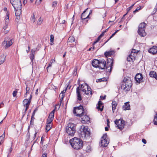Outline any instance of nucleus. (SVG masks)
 <instances>
[{
    "mask_svg": "<svg viewBox=\"0 0 157 157\" xmlns=\"http://www.w3.org/2000/svg\"><path fill=\"white\" fill-rule=\"evenodd\" d=\"M132 86V81L130 78L125 77L124 78L123 82L121 86V89L125 91L130 90Z\"/></svg>",
    "mask_w": 157,
    "mask_h": 157,
    "instance_id": "nucleus-2",
    "label": "nucleus"
},
{
    "mask_svg": "<svg viewBox=\"0 0 157 157\" xmlns=\"http://www.w3.org/2000/svg\"><path fill=\"white\" fill-rule=\"evenodd\" d=\"M141 9V6H139V7H138L136 9L133 11V13H136V12L138 11V10H140Z\"/></svg>",
    "mask_w": 157,
    "mask_h": 157,
    "instance_id": "nucleus-46",
    "label": "nucleus"
},
{
    "mask_svg": "<svg viewBox=\"0 0 157 157\" xmlns=\"http://www.w3.org/2000/svg\"><path fill=\"white\" fill-rule=\"evenodd\" d=\"M109 143V140L107 138V134L105 133L101 137V146L106 147L108 145Z\"/></svg>",
    "mask_w": 157,
    "mask_h": 157,
    "instance_id": "nucleus-8",
    "label": "nucleus"
},
{
    "mask_svg": "<svg viewBox=\"0 0 157 157\" xmlns=\"http://www.w3.org/2000/svg\"><path fill=\"white\" fill-rule=\"evenodd\" d=\"M35 111L34 110L33 112V114H32V116H31V121H30L31 122H32V120L33 119H34V115L35 114Z\"/></svg>",
    "mask_w": 157,
    "mask_h": 157,
    "instance_id": "nucleus-48",
    "label": "nucleus"
},
{
    "mask_svg": "<svg viewBox=\"0 0 157 157\" xmlns=\"http://www.w3.org/2000/svg\"><path fill=\"white\" fill-rule=\"evenodd\" d=\"M106 95H105L104 96H101V98L102 100L105 99V98Z\"/></svg>",
    "mask_w": 157,
    "mask_h": 157,
    "instance_id": "nucleus-57",
    "label": "nucleus"
},
{
    "mask_svg": "<svg viewBox=\"0 0 157 157\" xmlns=\"http://www.w3.org/2000/svg\"><path fill=\"white\" fill-rule=\"evenodd\" d=\"M12 148H11V147L10 148V149H9V151H10V153H11L12 152Z\"/></svg>",
    "mask_w": 157,
    "mask_h": 157,
    "instance_id": "nucleus-64",
    "label": "nucleus"
},
{
    "mask_svg": "<svg viewBox=\"0 0 157 157\" xmlns=\"http://www.w3.org/2000/svg\"><path fill=\"white\" fill-rule=\"evenodd\" d=\"M37 50V48H36V49H32L31 50V54L32 55L34 54L35 55V52Z\"/></svg>",
    "mask_w": 157,
    "mask_h": 157,
    "instance_id": "nucleus-47",
    "label": "nucleus"
},
{
    "mask_svg": "<svg viewBox=\"0 0 157 157\" xmlns=\"http://www.w3.org/2000/svg\"><path fill=\"white\" fill-rule=\"evenodd\" d=\"M38 89H37L36 90V92L35 94L36 95H37L38 94Z\"/></svg>",
    "mask_w": 157,
    "mask_h": 157,
    "instance_id": "nucleus-62",
    "label": "nucleus"
},
{
    "mask_svg": "<svg viewBox=\"0 0 157 157\" xmlns=\"http://www.w3.org/2000/svg\"><path fill=\"white\" fill-rule=\"evenodd\" d=\"M135 54H131V53L127 58V60L128 61L130 62L132 61L133 60H135Z\"/></svg>",
    "mask_w": 157,
    "mask_h": 157,
    "instance_id": "nucleus-25",
    "label": "nucleus"
},
{
    "mask_svg": "<svg viewBox=\"0 0 157 157\" xmlns=\"http://www.w3.org/2000/svg\"><path fill=\"white\" fill-rule=\"evenodd\" d=\"M57 4V2L56 1L53 2L52 4V7L54 9L55 7L56 6Z\"/></svg>",
    "mask_w": 157,
    "mask_h": 157,
    "instance_id": "nucleus-40",
    "label": "nucleus"
},
{
    "mask_svg": "<svg viewBox=\"0 0 157 157\" xmlns=\"http://www.w3.org/2000/svg\"><path fill=\"white\" fill-rule=\"evenodd\" d=\"M52 63H50L49 65H48V66L47 67V71H48V68L49 67H51L52 66Z\"/></svg>",
    "mask_w": 157,
    "mask_h": 157,
    "instance_id": "nucleus-58",
    "label": "nucleus"
},
{
    "mask_svg": "<svg viewBox=\"0 0 157 157\" xmlns=\"http://www.w3.org/2000/svg\"><path fill=\"white\" fill-rule=\"evenodd\" d=\"M29 105L24 106V107H25V112H26L27 110V109H28L29 108Z\"/></svg>",
    "mask_w": 157,
    "mask_h": 157,
    "instance_id": "nucleus-54",
    "label": "nucleus"
},
{
    "mask_svg": "<svg viewBox=\"0 0 157 157\" xmlns=\"http://www.w3.org/2000/svg\"><path fill=\"white\" fill-rule=\"evenodd\" d=\"M76 116L81 117L82 122L83 123L87 122L90 120V118L86 115V113L85 112H82L81 114H77Z\"/></svg>",
    "mask_w": 157,
    "mask_h": 157,
    "instance_id": "nucleus-7",
    "label": "nucleus"
},
{
    "mask_svg": "<svg viewBox=\"0 0 157 157\" xmlns=\"http://www.w3.org/2000/svg\"><path fill=\"white\" fill-rule=\"evenodd\" d=\"M35 12L33 13L31 16V21L33 23L34 22L36 21L35 18Z\"/></svg>",
    "mask_w": 157,
    "mask_h": 157,
    "instance_id": "nucleus-35",
    "label": "nucleus"
},
{
    "mask_svg": "<svg viewBox=\"0 0 157 157\" xmlns=\"http://www.w3.org/2000/svg\"><path fill=\"white\" fill-rule=\"evenodd\" d=\"M77 70V67H76L74 69V74L75 75H76V72Z\"/></svg>",
    "mask_w": 157,
    "mask_h": 157,
    "instance_id": "nucleus-51",
    "label": "nucleus"
},
{
    "mask_svg": "<svg viewBox=\"0 0 157 157\" xmlns=\"http://www.w3.org/2000/svg\"><path fill=\"white\" fill-rule=\"evenodd\" d=\"M70 142L72 147L74 149H79L83 147V142L79 138L74 137L70 140Z\"/></svg>",
    "mask_w": 157,
    "mask_h": 157,
    "instance_id": "nucleus-1",
    "label": "nucleus"
},
{
    "mask_svg": "<svg viewBox=\"0 0 157 157\" xmlns=\"http://www.w3.org/2000/svg\"><path fill=\"white\" fill-rule=\"evenodd\" d=\"M54 37L53 35H51L50 36V41L51 42H52V43H50V44L51 45H52L53 44V42L54 41Z\"/></svg>",
    "mask_w": 157,
    "mask_h": 157,
    "instance_id": "nucleus-38",
    "label": "nucleus"
},
{
    "mask_svg": "<svg viewBox=\"0 0 157 157\" xmlns=\"http://www.w3.org/2000/svg\"><path fill=\"white\" fill-rule=\"evenodd\" d=\"M106 61L103 59L99 60L98 67L101 69H104L105 68H106Z\"/></svg>",
    "mask_w": 157,
    "mask_h": 157,
    "instance_id": "nucleus-12",
    "label": "nucleus"
},
{
    "mask_svg": "<svg viewBox=\"0 0 157 157\" xmlns=\"http://www.w3.org/2000/svg\"><path fill=\"white\" fill-rule=\"evenodd\" d=\"M55 110H53L50 113L47 121V123H51L53 120L54 116Z\"/></svg>",
    "mask_w": 157,
    "mask_h": 157,
    "instance_id": "nucleus-13",
    "label": "nucleus"
},
{
    "mask_svg": "<svg viewBox=\"0 0 157 157\" xmlns=\"http://www.w3.org/2000/svg\"><path fill=\"white\" fill-rule=\"evenodd\" d=\"M137 52H138V50L134 49H132L131 52V54H134L135 55Z\"/></svg>",
    "mask_w": 157,
    "mask_h": 157,
    "instance_id": "nucleus-42",
    "label": "nucleus"
},
{
    "mask_svg": "<svg viewBox=\"0 0 157 157\" xmlns=\"http://www.w3.org/2000/svg\"><path fill=\"white\" fill-rule=\"evenodd\" d=\"M103 104V103L101 101H99L97 104V106L96 107L97 109H98V110H99L101 111H102L103 109V106H102L101 108L100 107Z\"/></svg>",
    "mask_w": 157,
    "mask_h": 157,
    "instance_id": "nucleus-23",
    "label": "nucleus"
},
{
    "mask_svg": "<svg viewBox=\"0 0 157 157\" xmlns=\"http://www.w3.org/2000/svg\"><path fill=\"white\" fill-rule=\"evenodd\" d=\"M82 130L81 132V137L83 139H87L90 137V132L87 126L82 127Z\"/></svg>",
    "mask_w": 157,
    "mask_h": 157,
    "instance_id": "nucleus-4",
    "label": "nucleus"
},
{
    "mask_svg": "<svg viewBox=\"0 0 157 157\" xmlns=\"http://www.w3.org/2000/svg\"><path fill=\"white\" fill-rule=\"evenodd\" d=\"M134 4H134L133 5H132L130 7H129L128 8V10H129L131 9L133 7V6L134 5Z\"/></svg>",
    "mask_w": 157,
    "mask_h": 157,
    "instance_id": "nucleus-56",
    "label": "nucleus"
},
{
    "mask_svg": "<svg viewBox=\"0 0 157 157\" xmlns=\"http://www.w3.org/2000/svg\"><path fill=\"white\" fill-rule=\"evenodd\" d=\"M119 30H117L116 32H115L113 34H112V35L114 36L117 33V32L119 31Z\"/></svg>",
    "mask_w": 157,
    "mask_h": 157,
    "instance_id": "nucleus-61",
    "label": "nucleus"
},
{
    "mask_svg": "<svg viewBox=\"0 0 157 157\" xmlns=\"http://www.w3.org/2000/svg\"><path fill=\"white\" fill-rule=\"evenodd\" d=\"M61 103L60 102V104H59L56 105L55 106V109L53 110H58L60 108V105Z\"/></svg>",
    "mask_w": 157,
    "mask_h": 157,
    "instance_id": "nucleus-37",
    "label": "nucleus"
},
{
    "mask_svg": "<svg viewBox=\"0 0 157 157\" xmlns=\"http://www.w3.org/2000/svg\"><path fill=\"white\" fill-rule=\"evenodd\" d=\"M41 157H47V154L46 153H44L42 155Z\"/></svg>",
    "mask_w": 157,
    "mask_h": 157,
    "instance_id": "nucleus-55",
    "label": "nucleus"
},
{
    "mask_svg": "<svg viewBox=\"0 0 157 157\" xmlns=\"http://www.w3.org/2000/svg\"><path fill=\"white\" fill-rule=\"evenodd\" d=\"M76 128L75 124L69 123L66 127V131L68 135L73 136L76 132Z\"/></svg>",
    "mask_w": 157,
    "mask_h": 157,
    "instance_id": "nucleus-3",
    "label": "nucleus"
},
{
    "mask_svg": "<svg viewBox=\"0 0 157 157\" xmlns=\"http://www.w3.org/2000/svg\"><path fill=\"white\" fill-rule=\"evenodd\" d=\"M30 102L31 101H28V99H25L23 101V103L24 106L29 105Z\"/></svg>",
    "mask_w": 157,
    "mask_h": 157,
    "instance_id": "nucleus-31",
    "label": "nucleus"
},
{
    "mask_svg": "<svg viewBox=\"0 0 157 157\" xmlns=\"http://www.w3.org/2000/svg\"><path fill=\"white\" fill-rule=\"evenodd\" d=\"M4 106V104L2 102L0 103V108L3 107Z\"/></svg>",
    "mask_w": 157,
    "mask_h": 157,
    "instance_id": "nucleus-52",
    "label": "nucleus"
},
{
    "mask_svg": "<svg viewBox=\"0 0 157 157\" xmlns=\"http://www.w3.org/2000/svg\"><path fill=\"white\" fill-rule=\"evenodd\" d=\"M17 89H16L15 91H13V97H15L16 96L17 94Z\"/></svg>",
    "mask_w": 157,
    "mask_h": 157,
    "instance_id": "nucleus-43",
    "label": "nucleus"
},
{
    "mask_svg": "<svg viewBox=\"0 0 157 157\" xmlns=\"http://www.w3.org/2000/svg\"><path fill=\"white\" fill-rule=\"evenodd\" d=\"M78 84L79 85L80 89H81L80 90L83 92H85V90L89 86L86 83L80 85L79 82H78Z\"/></svg>",
    "mask_w": 157,
    "mask_h": 157,
    "instance_id": "nucleus-16",
    "label": "nucleus"
},
{
    "mask_svg": "<svg viewBox=\"0 0 157 157\" xmlns=\"http://www.w3.org/2000/svg\"><path fill=\"white\" fill-rule=\"evenodd\" d=\"M42 21H43L41 20V17H40L37 21V25L38 26L42 24Z\"/></svg>",
    "mask_w": 157,
    "mask_h": 157,
    "instance_id": "nucleus-36",
    "label": "nucleus"
},
{
    "mask_svg": "<svg viewBox=\"0 0 157 157\" xmlns=\"http://www.w3.org/2000/svg\"><path fill=\"white\" fill-rule=\"evenodd\" d=\"M6 56L3 54L0 56V65L2 64L5 61Z\"/></svg>",
    "mask_w": 157,
    "mask_h": 157,
    "instance_id": "nucleus-29",
    "label": "nucleus"
},
{
    "mask_svg": "<svg viewBox=\"0 0 157 157\" xmlns=\"http://www.w3.org/2000/svg\"><path fill=\"white\" fill-rule=\"evenodd\" d=\"M154 124L157 125V113H156L154 119Z\"/></svg>",
    "mask_w": 157,
    "mask_h": 157,
    "instance_id": "nucleus-39",
    "label": "nucleus"
},
{
    "mask_svg": "<svg viewBox=\"0 0 157 157\" xmlns=\"http://www.w3.org/2000/svg\"><path fill=\"white\" fill-rule=\"evenodd\" d=\"M75 40L74 37L73 36H70L68 40V43H72Z\"/></svg>",
    "mask_w": 157,
    "mask_h": 157,
    "instance_id": "nucleus-32",
    "label": "nucleus"
},
{
    "mask_svg": "<svg viewBox=\"0 0 157 157\" xmlns=\"http://www.w3.org/2000/svg\"><path fill=\"white\" fill-rule=\"evenodd\" d=\"M9 39V37H7L4 40L2 43V44L4 45V44H6L5 46V48L6 49L8 47H10L12 44V40H10V41H7V39Z\"/></svg>",
    "mask_w": 157,
    "mask_h": 157,
    "instance_id": "nucleus-14",
    "label": "nucleus"
},
{
    "mask_svg": "<svg viewBox=\"0 0 157 157\" xmlns=\"http://www.w3.org/2000/svg\"><path fill=\"white\" fill-rule=\"evenodd\" d=\"M146 25L145 23H142L139 25L138 32L141 36H144L146 35L145 32Z\"/></svg>",
    "mask_w": 157,
    "mask_h": 157,
    "instance_id": "nucleus-6",
    "label": "nucleus"
},
{
    "mask_svg": "<svg viewBox=\"0 0 157 157\" xmlns=\"http://www.w3.org/2000/svg\"><path fill=\"white\" fill-rule=\"evenodd\" d=\"M124 121L122 119H120L118 120H116L115 121V124L119 129L122 130L124 127L125 125Z\"/></svg>",
    "mask_w": 157,
    "mask_h": 157,
    "instance_id": "nucleus-9",
    "label": "nucleus"
},
{
    "mask_svg": "<svg viewBox=\"0 0 157 157\" xmlns=\"http://www.w3.org/2000/svg\"><path fill=\"white\" fill-rule=\"evenodd\" d=\"M142 142L144 144H146L147 143V141L146 140L144 139H142Z\"/></svg>",
    "mask_w": 157,
    "mask_h": 157,
    "instance_id": "nucleus-53",
    "label": "nucleus"
},
{
    "mask_svg": "<svg viewBox=\"0 0 157 157\" xmlns=\"http://www.w3.org/2000/svg\"><path fill=\"white\" fill-rule=\"evenodd\" d=\"M143 77L142 75L141 74H138L136 75L135 79L136 82L139 83H140L142 80Z\"/></svg>",
    "mask_w": 157,
    "mask_h": 157,
    "instance_id": "nucleus-17",
    "label": "nucleus"
},
{
    "mask_svg": "<svg viewBox=\"0 0 157 157\" xmlns=\"http://www.w3.org/2000/svg\"><path fill=\"white\" fill-rule=\"evenodd\" d=\"M112 109L113 113L114 112V110L116 109V107L117 105V103L115 101H113L112 103Z\"/></svg>",
    "mask_w": 157,
    "mask_h": 157,
    "instance_id": "nucleus-30",
    "label": "nucleus"
},
{
    "mask_svg": "<svg viewBox=\"0 0 157 157\" xmlns=\"http://www.w3.org/2000/svg\"><path fill=\"white\" fill-rule=\"evenodd\" d=\"M10 20L9 16V13H7L5 18V25L3 27V29L6 30L8 27V24Z\"/></svg>",
    "mask_w": 157,
    "mask_h": 157,
    "instance_id": "nucleus-15",
    "label": "nucleus"
},
{
    "mask_svg": "<svg viewBox=\"0 0 157 157\" xmlns=\"http://www.w3.org/2000/svg\"><path fill=\"white\" fill-rule=\"evenodd\" d=\"M55 61V60L54 59H52L51 60L50 63H54Z\"/></svg>",
    "mask_w": 157,
    "mask_h": 157,
    "instance_id": "nucleus-60",
    "label": "nucleus"
},
{
    "mask_svg": "<svg viewBox=\"0 0 157 157\" xmlns=\"http://www.w3.org/2000/svg\"><path fill=\"white\" fill-rule=\"evenodd\" d=\"M98 42V40H96V41H94V42L93 43V45H94Z\"/></svg>",
    "mask_w": 157,
    "mask_h": 157,
    "instance_id": "nucleus-59",
    "label": "nucleus"
},
{
    "mask_svg": "<svg viewBox=\"0 0 157 157\" xmlns=\"http://www.w3.org/2000/svg\"><path fill=\"white\" fill-rule=\"evenodd\" d=\"M99 60L94 59L92 62V66L95 67H98Z\"/></svg>",
    "mask_w": 157,
    "mask_h": 157,
    "instance_id": "nucleus-22",
    "label": "nucleus"
},
{
    "mask_svg": "<svg viewBox=\"0 0 157 157\" xmlns=\"http://www.w3.org/2000/svg\"><path fill=\"white\" fill-rule=\"evenodd\" d=\"M88 9H86L85 11H84L83 13L82 14L81 17V19L82 20V21H83L85 20L87 18L89 17V15H88L86 17H85L84 16V14L86 11V10Z\"/></svg>",
    "mask_w": 157,
    "mask_h": 157,
    "instance_id": "nucleus-28",
    "label": "nucleus"
},
{
    "mask_svg": "<svg viewBox=\"0 0 157 157\" xmlns=\"http://www.w3.org/2000/svg\"><path fill=\"white\" fill-rule=\"evenodd\" d=\"M35 55L34 54L32 55V54H31V56H30V59L32 62L33 61V60L35 57Z\"/></svg>",
    "mask_w": 157,
    "mask_h": 157,
    "instance_id": "nucleus-45",
    "label": "nucleus"
},
{
    "mask_svg": "<svg viewBox=\"0 0 157 157\" xmlns=\"http://www.w3.org/2000/svg\"><path fill=\"white\" fill-rule=\"evenodd\" d=\"M15 15L16 17V21L18 22L20 18V16L21 13V10H17L15 11Z\"/></svg>",
    "mask_w": 157,
    "mask_h": 157,
    "instance_id": "nucleus-18",
    "label": "nucleus"
},
{
    "mask_svg": "<svg viewBox=\"0 0 157 157\" xmlns=\"http://www.w3.org/2000/svg\"><path fill=\"white\" fill-rule=\"evenodd\" d=\"M62 97L60 99V102H61V103L62 102V101H63V98L64 97V96L63 95V93H62Z\"/></svg>",
    "mask_w": 157,
    "mask_h": 157,
    "instance_id": "nucleus-50",
    "label": "nucleus"
},
{
    "mask_svg": "<svg viewBox=\"0 0 157 157\" xmlns=\"http://www.w3.org/2000/svg\"><path fill=\"white\" fill-rule=\"evenodd\" d=\"M5 132H4L3 134L0 136V145H1L2 142L4 139L5 136Z\"/></svg>",
    "mask_w": 157,
    "mask_h": 157,
    "instance_id": "nucleus-34",
    "label": "nucleus"
},
{
    "mask_svg": "<svg viewBox=\"0 0 157 157\" xmlns=\"http://www.w3.org/2000/svg\"><path fill=\"white\" fill-rule=\"evenodd\" d=\"M81 89L79 87H77L76 88V93L77 94V99L79 101H81L82 99L80 90Z\"/></svg>",
    "mask_w": 157,
    "mask_h": 157,
    "instance_id": "nucleus-19",
    "label": "nucleus"
},
{
    "mask_svg": "<svg viewBox=\"0 0 157 157\" xmlns=\"http://www.w3.org/2000/svg\"><path fill=\"white\" fill-rule=\"evenodd\" d=\"M41 0H36L35 3L36 4L39 5L41 3Z\"/></svg>",
    "mask_w": 157,
    "mask_h": 157,
    "instance_id": "nucleus-49",
    "label": "nucleus"
},
{
    "mask_svg": "<svg viewBox=\"0 0 157 157\" xmlns=\"http://www.w3.org/2000/svg\"><path fill=\"white\" fill-rule=\"evenodd\" d=\"M82 112H84V110L83 106L81 105L74 107L73 110V113L75 116L77 114H81Z\"/></svg>",
    "mask_w": 157,
    "mask_h": 157,
    "instance_id": "nucleus-11",
    "label": "nucleus"
},
{
    "mask_svg": "<svg viewBox=\"0 0 157 157\" xmlns=\"http://www.w3.org/2000/svg\"><path fill=\"white\" fill-rule=\"evenodd\" d=\"M87 90H86V89L85 90V91L84 92V94H86L87 95H91L92 94V90L89 86L87 87Z\"/></svg>",
    "mask_w": 157,
    "mask_h": 157,
    "instance_id": "nucleus-24",
    "label": "nucleus"
},
{
    "mask_svg": "<svg viewBox=\"0 0 157 157\" xmlns=\"http://www.w3.org/2000/svg\"><path fill=\"white\" fill-rule=\"evenodd\" d=\"M148 52L153 54H156L157 52V47L154 46L151 48H150L148 50Z\"/></svg>",
    "mask_w": 157,
    "mask_h": 157,
    "instance_id": "nucleus-20",
    "label": "nucleus"
},
{
    "mask_svg": "<svg viewBox=\"0 0 157 157\" xmlns=\"http://www.w3.org/2000/svg\"><path fill=\"white\" fill-rule=\"evenodd\" d=\"M10 2L14 7L15 11L21 10L22 4L21 0H10Z\"/></svg>",
    "mask_w": 157,
    "mask_h": 157,
    "instance_id": "nucleus-5",
    "label": "nucleus"
},
{
    "mask_svg": "<svg viewBox=\"0 0 157 157\" xmlns=\"http://www.w3.org/2000/svg\"><path fill=\"white\" fill-rule=\"evenodd\" d=\"M98 81L100 82H104L106 81L107 80L106 78H101L98 79Z\"/></svg>",
    "mask_w": 157,
    "mask_h": 157,
    "instance_id": "nucleus-44",
    "label": "nucleus"
},
{
    "mask_svg": "<svg viewBox=\"0 0 157 157\" xmlns=\"http://www.w3.org/2000/svg\"><path fill=\"white\" fill-rule=\"evenodd\" d=\"M51 124V123L49 124L47 123V124L46 126V130L47 131V132L48 131L51 129L52 127V125Z\"/></svg>",
    "mask_w": 157,
    "mask_h": 157,
    "instance_id": "nucleus-33",
    "label": "nucleus"
},
{
    "mask_svg": "<svg viewBox=\"0 0 157 157\" xmlns=\"http://www.w3.org/2000/svg\"><path fill=\"white\" fill-rule=\"evenodd\" d=\"M32 95L31 94L30 95V98H29V100H28V101H31V99L32 98Z\"/></svg>",
    "mask_w": 157,
    "mask_h": 157,
    "instance_id": "nucleus-63",
    "label": "nucleus"
},
{
    "mask_svg": "<svg viewBox=\"0 0 157 157\" xmlns=\"http://www.w3.org/2000/svg\"><path fill=\"white\" fill-rule=\"evenodd\" d=\"M114 53V51H109L105 52L104 55L107 58L108 57L110 56L111 55H113Z\"/></svg>",
    "mask_w": 157,
    "mask_h": 157,
    "instance_id": "nucleus-21",
    "label": "nucleus"
},
{
    "mask_svg": "<svg viewBox=\"0 0 157 157\" xmlns=\"http://www.w3.org/2000/svg\"><path fill=\"white\" fill-rule=\"evenodd\" d=\"M149 75L150 77L155 78L157 80V74L156 72L154 71H152L150 72Z\"/></svg>",
    "mask_w": 157,
    "mask_h": 157,
    "instance_id": "nucleus-27",
    "label": "nucleus"
},
{
    "mask_svg": "<svg viewBox=\"0 0 157 157\" xmlns=\"http://www.w3.org/2000/svg\"><path fill=\"white\" fill-rule=\"evenodd\" d=\"M30 90V88L29 87H27V86L26 85V92L25 95H27V94H29V91Z\"/></svg>",
    "mask_w": 157,
    "mask_h": 157,
    "instance_id": "nucleus-41",
    "label": "nucleus"
},
{
    "mask_svg": "<svg viewBox=\"0 0 157 157\" xmlns=\"http://www.w3.org/2000/svg\"><path fill=\"white\" fill-rule=\"evenodd\" d=\"M122 108L124 110L130 109V106L129 103L128 102L125 103L124 105L123 106Z\"/></svg>",
    "mask_w": 157,
    "mask_h": 157,
    "instance_id": "nucleus-26",
    "label": "nucleus"
},
{
    "mask_svg": "<svg viewBox=\"0 0 157 157\" xmlns=\"http://www.w3.org/2000/svg\"><path fill=\"white\" fill-rule=\"evenodd\" d=\"M113 63V60L112 58L107 59L106 65V71L107 72H110L112 68V67Z\"/></svg>",
    "mask_w": 157,
    "mask_h": 157,
    "instance_id": "nucleus-10",
    "label": "nucleus"
}]
</instances>
